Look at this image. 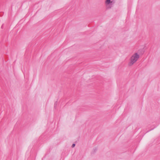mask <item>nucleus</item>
<instances>
[{
  "mask_svg": "<svg viewBox=\"0 0 160 160\" xmlns=\"http://www.w3.org/2000/svg\"><path fill=\"white\" fill-rule=\"evenodd\" d=\"M139 58V55L137 53L133 54L130 58V61L129 63L130 66H132L135 62Z\"/></svg>",
  "mask_w": 160,
  "mask_h": 160,
  "instance_id": "1",
  "label": "nucleus"
},
{
  "mask_svg": "<svg viewBox=\"0 0 160 160\" xmlns=\"http://www.w3.org/2000/svg\"><path fill=\"white\" fill-rule=\"evenodd\" d=\"M111 0H106V3L107 4H109L110 3H111L112 2V1H110Z\"/></svg>",
  "mask_w": 160,
  "mask_h": 160,
  "instance_id": "2",
  "label": "nucleus"
},
{
  "mask_svg": "<svg viewBox=\"0 0 160 160\" xmlns=\"http://www.w3.org/2000/svg\"><path fill=\"white\" fill-rule=\"evenodd\" d=\"M75 144H74V143L72 145V148H74L75 147Z\"/></svg>",
  "mask_w": 160,
  "mask_h": 160,
  "instance_id": "3",
  "label": "nucleus"
},
{
  "mask_svg": "<svg viewBox=\"0 0 160 160\" xmlns=\"http://www.w3.org/2000/svg\"><path fill=\"white\" fill-rule=\"evenodd\" d=\"M95 150H97V149L96 148Z\"/></svg>",
  "mask_w": 160,
  "mask_h": 160,
  "instance_id": "4",
  "label": "nucleus"
}]
</instances>
